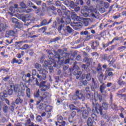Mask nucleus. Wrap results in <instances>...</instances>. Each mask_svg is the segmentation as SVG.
Returning a JSON list of instances; mask_svg holds the SVG:
<instances>
[{"label": "nucleus", "mask_w": 126, "mask_h": 126, "mask_svg": "<svg viewBox=\"0 0 126 126\" xmlns=\"http://www.w3.org/2000/svg\"><path fill=\"white\" fill-rule=\"evenodd\" d=\"M10 88L13 89L15 93H17L20 90L19 85H13L10 86Z\"/></svg>", "instance_id": "nucleus-18"}, {"label": "nucleus", "mask_w": 126, "mask_h": 126, "mask_svg": "<svg viewBox=\"0 0 126 126\" xmlns=\"http://www.w3.org/2000/svg\"><path fill=\"white\" fill-rule=\"evenodd\" d=\"M88 126H93V121L91 118H88L87 121Z\"/></svg>", "instance_id": "nucleus-44"}, {"label": "nucleus", "mask_w": 126, "mask_h": 126, "mask_svg": "<svg viewBox=\"0 0 126 126\" xmlns=\"http://www.w3.org/2000/svg\"><path fill=\"white\" fill-rule=\"evenodd\" d=\"M55 62H53L51 60L50 61H44V64L46 66H48V65H52L53 63H54Z\"/></svg>", "instance_id": "nucleus-38"}, {"label": "nucleus", "mask_w": 126, "mask_h": 126, "mask_svg": "<svg viewBox=\"0 0 126 126\" xmlns=\"http://www.w3.org/2000/svg\"><path fill=\"white\" fill-rule=\"evenodd\" d=\"M9 12H8L9 14H13V13L15 12L14 7L12 6L9 7Z\"/></svg>", "instance_id": "nucleus-43"}, {"label": "nucleus", "mask_w": 126, "mask_h": 126, "mask_svg": "<svg viewBox=\"0 0 126 126\" xmlns=\"http://www.w3.org/2000/svg\"><path fill=\"white\" fill-rule=\"evenodd\" d=\"M53 110V107L51 106L48 105L45 108V111L46 113H50V112H52Z\"/></svg>", "instance_id": "nucleus-36"}, {"label": "nucleus", "mask_w": 126, "mask_h": 126, "mask_svg": "<svg viewBox=\"0 0 126 126\" xmlns=\"http://www.w3.org/2000/svg\"><path fill=\"white\" fill-rule=\"evenodd\" d=\"M86 98L89 99L91 101H92L94 100V94L92 93H86Z\"/></svg>", "instance_id": "nucleus-16"}, {"label": "nucleus", "mask_w": 126, "mask_h": 126, "mask_svg": "<svg viewBox=\"0 0 126 126\" xmlns=\"http://www.w3.org/2000/svg\"><path fill=\"white\" fill-rule=\"evenodd\" d=\"M58 53H56L55 56L56 57V59H58V62L60 63V65H63V64L69 63L70 60L69 59H67V58L68 57V54L64 52L61 49H58ZM63 58L67 59H66L64 61Z\"/></svg>", "instance_id": "nucleus-1"}, {"label": "nucleus", "mask_w": 126, "mask_h": 126, "mask_svg": "<svg viewBox=\"0 0 126 126\" xmlns=\"http://www.w3.org/2000/svg\"><path fill=\"white\" fill-rule=\"evenodd\" d=\"M110 109H112L113 111L116 112V111H119V109L118 108V105L116 103H114L113 102H111L110 105Z\"/></svg>", "instance_id": "nucleus-22"}, {"label": "nucleus", "mask_w": 126, "mask_h": 126, "mask_svg": "<svg viewBox=\"0 0 126 126\" xmlns=\"http://www.w3.org/2000/svg\"><path fill=\"white\" fill-rule=\"evenodd\" d=\"M81 13L83 16H84L85 17H88V16H89V13H90V12L88 11L87 8H86V9H82Z\"/></svg>", "instance_id": "nucleus-17"}, {"label": "nucleus", "mask_w": 126, "mask_h": 126, "mask_svg": "<svg viewBox=\"0 0 126 126\" xmlns=\"http://www.w3.org/2000/svg\"><path fill=\"white\" fill-rule=\"evenodd\" d=\"M0 97L2 101H5L6 104H7V105H9L10 104L9 100L7 98H6V97H7V94H6V93H1L0 94Z\"/></svg>", "instance_id": "nucleus-13"}, {"label": "nucleus", "mask_w": 126, "mask_h": 126, "mask_svg": "<svg viewBox=\"0 0 126 126\" xmlns=\"http://www.w3.org/2000/svg\"><path fill=\"white\" fill-rule=\"evenodd\" d=\"M60 40H61V37H56L54 38L51 39L50 43H55L58 42V41H60Z\"/></svg>", "instance_id": "nucleus-39"}, {"label": "nucleus", "mask_w": 126, "mask_h": 126, "mask_svg": "<svg viewBox=\"0 0 126 126\" xmlns=\"http://www.w3.org/2000/svg\"><path fill=\"white\" fill-rule=\"evenodd\" d=\"M92 62H93V59H92V58H89L87 57H85L83 59V62L86 63L88 66H89V65L92 63Z\"/></svg>", "instance_id": "nucleus-14"}, {"label": "nucleus", "mask_w": 126, "mask_h": 126, "mask_svg": "<svg viewBox=\"0 0 126 126\" xmlns=\"http://www.w3.org/2000/svg\"><path fill=\"white\" fill-rule=\"evenodd\" d=\"M7 95H9L10 96L13 94V90L12 89H10L8 90L7 94Z\"/></svg>", "instance_id": "nucleus-54"}, {"label": "nucleus", "mask_w": 126, "mask_h": 126, "mask_svg": "<svg viewBox=\"0 0 126 126\" xmlns=\"http://www.w3.org/2000/svg\"><path fill=\"white\" fill-rule=\"evenodd\" d=\"M51 66H49V73H52L53 72V70H54V68L53 67H56L57 66V63H53L52 65H50Z\"/></svg>", "instance_id": "nucleus-33"}, {"label": "nucleus", "mask_w": 126, "mask_h": 126, "mask_svg": "<svg viewBox=\"0 0 126 126\" xmlns=\"http://www.w3.org/2000/svg\"><path fill=\"white\" fill-rule=\"evenodd\" d=\"M94 100L95 101H99V102H102V100H103V96H102L100 94H97L96 95H94Z\"/></svg>", "instance_id": "nucleus-27"}, {"label": "nucleus", "mask_w": 126, "mask_h": 126, "mask_svg": "<svg viewBox=\"0 0 126 126\" xmlns=\"http://www.w3.org/2000/svg\"><path fill=\"white\" fill-rule=\"evenodd\" d=\"M105 89H106V85L105 84V83H102L101 85H100V88H99V91L100 92V93H101L102 94L103 93H106V90H105Z\"/></svg>", "instance_id": "nucleus-24"}, {"label": "nucleus", "mask_w": 126, "mask_h": 126, "mask_svg": "<svg viewBox=\"0 0 126 126\" xmlns=\"http://www.w3.org/2000/svg\"><path fill=\"white\" fill-rule=\"evenodd\" d=\"M18 92V96L17 97H21V96H22V97H24V92H22V91H19Z\"/></svg>", "instance_id": "nucleus-51"}, {"label": "nucleus", "mask_w": 126, "mask_h": 126, "mask_svg": "<svg viewBox=\"0 0 126 126\" xmlns=\"http://www.w3.org/2000/svg\"><path fill=\"white\" fill-rule=\"evenodd\" d=\"M75 3L76 6H78V5H83V4H84L83 0H76Z\"/></svg>", "instance_id": "nucleus-37"}, {"label": "nucleus", "mask_w": 126, "mask_h": 126, "mask_svg": "<svg viewBox=\"0 0 126 126\" xmlns=\"http://www.w3.org/2000/svg\"><path fill=\"white\" fill-rule=\"evenodd\" d=\"M69 13L70 12L68 10H65L64 11V13L63 15H64L65 18V22L67 23V24H69L70 23V18L69 17Z\"/></svg>", "instance_id": "nucleus-11"}, {"label": "nucleus", "mask_w": 126, "mask_h": 126, "mask_svg": "<svg viewBox=\"0 0 126 126\" xmlns=\"http://www.w3.org/2000/svg\"><path fill=\"white\" fill-rule=\"evenodd\" d=\"M34 67L36 69H37L38 71L39 72H42V71L43 70V68H42V65L38 63L34 64Z\"/></svg>", "instance_id": "nucleus-26"}, {"label": "nucleus", "mask_w": 126, "mask_h": 126, "mask_svg": "<svg viewBox=\"0 0 126 126\" xmlns=\"http://www.w3.org/2000/svg\"><path fill=\"white\" fill-rule=\"evenodd\" d=\"M20 86L21 87V90L24 91L26 88H27L26 90L27 96L29 98H30V96L31 95V93L30 92V89L28 88L27 86H26V83H25V82H21L20 83Z\"/></svg>", "instance_id": "nucleus-5"}, {"label": "nucleus", "mask_w": 126, "mask_h": 126, "mask_svg": "<svg viewBox=\"0 0 126 126\" xmlns=\"http://www.w3.org/2000/svg\"><path fill=\"white\" fill-rule=\"evenodd\" d=\"M15 103L16 105H19V104H22L23 103V99H22L20 96H17V98L15 100Z\"/></svg>", "instance_id": "nucleus-30"}, {"label": "nucleus", "mask_w": 126, "mask_h": 126, "mask_svg": "<svg viewBox=\"0 0 126 126\" xmlns=\"http://www.w3.org/2000/svg\"><path fill=\"white\" fill-rule=\"evenodd\" d=\"M96 71H97V73L98 74H100L98 77L99 80H100V79H101V80H103L104 78V74H103V72H102V70H99Z\"/></svg>", "instance_id": "nucleus-32"}, {"label": "nucleus", "mask_w": 126, "mask_h": 126, "mask_svg": "<svg viewBox=\"0 0 126 126\" xmlns=\"http://www.w3.org/2000/svg\"><path fill=\"white\" fill-rule=\"evenodd\" d=\"M99 43L98 40H95L94 41L92 42L91 48L93 50H96L98 49V46H99Z\"/></svg>", "instance_id": "nucleus-15"}, {"label": "nucleus", "mask_w": 126, "mask_h": 126, "mask_svg": "<svg viewBox=\"0 0 126 126\" xmlns=\"http://www.w3.org/2000/svg\"><path fill=\"white\" fill-rule=\"evenodd\" d=\"M16 33H17V31H9L8 32H6V37H9V36H11L12 37H13L14 36H15L16 35Z\"/></svg>", "instance_id": "nucleus-20"}, {"label": "nucleus", "mask_w": 126, "mask_h": 126, "mask_svg": "<svg viewBox=\"0 0 126 126\" xmlns=\"http://www.w3.org/2000/svg\"><path fill=\"white\" fill-rule=\"evenodd\" d=\"M5 54V49H3L2 52H0V55L3 58H8V55H4Z\"/></svg>", "instance_id": "nucleus-50"}, {"label": "nucleus", "mask_w": 126, "mask_h": 126, "mask_svg": "<svg viewBox=\"0 0 126 126\" xmlns=\"http://www.w3.org/2000/svg\"><path fill=\"white\" fill-rule=\"evenodd\" d=\"M92 119H93V121H97V117L96 114L93 113L92 114Z\"/></svg>", "instance_id": "nucleus-56"}, {"label": "nucleus", "mask_w": 126, "mask_h": 126, "mask_svg": "<svg viewBox=\"0 0 126 126\" xmlns=\"http://www.w3.org/2000/svg\"><path fill=\"white\" fill-rule=\"evenodd\" d=\"M74 97H78V99H82L83 98V94H79V91H76V94L73 95V98Z\"/></svg>", "instance_id": "nucleus-28"}, {"label": "nucleus", "mask_w": 126, "mask_h": 126, "mask_svg": "<svg viewBox=\"0 0 126 126\" xmlns=\"http://www.w3.org/2000/svg\"><path fill=\"white\" fill-rule=\"evenodd\" d=\"M46 52L48 55V58L49 59V60H51V61L54 63V59H56V58H57L56 57V55L55 56V55H54V54H53V52H52V50H46ZM58 53V54H60V53H58L56 52L55 53V55Z\"/></svg>", "instance_id": "nucleus-12"}, {"label": "nucleus", "mask_w": 126, "mask_h": 126, "mask_svg": "<svg viewBox=\"0 0 126 126\" xmlns=\"http://www.w3.org/2000/svg\"><path fill=\"white\" fill-rule=\"evenodd\" d=\"M82 72L81 71H77V73L75 72H74L73 74L74 75H76V79H79V77H80Z\"/></svg>", "instance_id": "nucleus-41"}, {"label": "nucleus", "mask_w": 126, "mask_h": 126, "mask_svg": "<svg viewBox=\"0 0 126 126\" xmlns=\"http://www.w3.org/2000/svg\"><path fill=\"white\" fill-rule=\"evenodd\" d=\"M4 71L5 72H8V71H9V68L5 69L4 68L0 67V72H1V71Z\"/></svg>", "instance_id": "nucleus-59"}, {"label": "nucleus", "mask_w": 126, "mask_h": 126, "mask_svg": "<svg viewBox=\"0 0 126 126\" xmlns=\"http://www.w3.org/2000/svg\"><path fill=\"white\" fill-rule=\"evenodd\" d=\"M86 79H87V81H91V79L92 80V75L90 73L87 74Z\"/></svg>", "instance_id": "nucleus-42"}, {"label": "nucleus", "mask_w": 126, "mask_h": 126, "mask_svg": "<svg viewBox=\"0 0 126 126\" xmlns=\"http://www.w3.org/2000/svg\"><path fill=\"white\" fill-rule=\"evenodd\" d=\"M29 48V45L28 44H25L22 46V48H20V50H27Z\"/></svg>", "instance_id": "nucleus-55"}, {"label": "nucleus", "mask_w": 126, "mask_h": 126, "mask_svg": "<svg viewBox=\"0 0 126 126\" xmlns=\"http://www.w3.org/2000/svg\"><path fill=\"white\" fill-rule=\"evenodd\" d=\"M50 10L51 12L55 15H57L58 13L59 16L61 17L63 16V12H62V10L61 9L56 8L55 6H51L50 7Z\"/></svg>", "instance_id": "nucleus-7"}, {"label": "nucleus", "mask_w": 126, "mask_h": 126, "mask_svg": "<svg viewBox=\"0 0 126 126\" xmlns=\"http://www.w3.org/2000/svg\"><path fill=\"white\" fill-rule=\"evenodd\" d=\"M107 75H105L104 77V80H106L107 79V77H109L110 76V77H113L114 76V73L113 72H107Z\"/></svg>", "instance_id": "nucleus-40"}, {"label": "nucleus", "mask_w": 126, "mask_h": 126, "mask_svg": "<svg viewBox=\"0 0 126 126\" xmlns=\"http://www.w3.org/2000/svg\"><path fill=\"white\" fill-rule=\"evenodd\" d=\"M118 84H119V85H120V86H122V85H126V82L123 81V80H119L118 81Z\"/></svg>", "instance_id": "nucleus-46"}, {"label": "nucleus", "mask_w": 126, "mask_h": 126, "mask_svg": "<svg viewBox=\"0 0 126 126\" xmlns=\"http://www.w3.org/2000/svg\"><path fill=\"white\" fill-rule=\"evenodd\" d=\"M89 33L88 31H85L84 32H81V35H88Z\"/></svg>", "instance_id": "nucleus-64"}, {"label": "nucleus", "mask_w": 126, "mask_h": 126, "mask_svg": "<svg viewBox=\"0 0 126 126\" xmlns=\"http://www.w3.org/2000/svg\"><path fill=\"white\" fill-rule=\"evenodd\" d=\"M119 107L120 108V109H119V111H121V113L120 114L119 116L120 118H122V119H125V116L123 114V112L125 111V108H124V107H122L121 106H120Z\"/></svg>", "instance_id": "nucleus-34"}, {"label": "nucleus", "mask_w": 126, "mask_h": 126, "mask_svg": "<svg viewBox=\"0 0 126 126\" xmlns=\"http://www.w3.org/2000/svg\"><path fill=\"white\" fill-rule=\"evenodd\" d=\"M40 97V91L39 90L36 92L35 94H34V98H38Z\"/></svg>", "instance_id": "nucleus-52"}, {"label": "nucleus", "mask_w": 126, "mask_h": 126, "mask_svg": "<svg viewBox=\"0 0 126 126\" xmlns=\"http://www.w3.org/2000/svg\"><path fill=\"white\" fill-rule=\"evenodd\" d=\"M76 12H78L80 10V7L76 6L73 8Z\"/></svg>", "instance_id": "nucleus-61"}, {"label": "nucleus", "mask_w": 126, "mask_h": 126, "mask_svg": "<svg viewBox=\"0 0 126 126\" xmlns=\"http://www.w3.org/2000/svg\"><path fill=\"white\" fill-rule=\"evenodd\" d=\"M78 112L82 113L83 119H87L89 116V114L91 113V108L90 107H82L80 109L78 110Z\"/></svg>", "instance_id": "nucleus-4"}, {"label": "nucleus", "mask_w": 126, "mask_h": 126, "mask_svg": "<svg viewBox=\"0 0 126 126\" xmlns=\"http://www.w3.org/2000/svg\"><path fill=\"white\" fill-rule=\"evenodd\" d=\"M46 83H47V81H42L39 84V81H38V79H36L35 81V85L36 86L39 87L41 91L45 92L50 89V86L46 85Z\"/></svg>", "instance_id": "nucleus-2"}, {"label": "nucleus", "mask_w": 126, "mask_h": 126, "mask_svg": "<svg viewBox=\"0 0 126 126\" xmlns=\"http://www.w3.org/2000/svg\"><path fill=\"white\" fill-rule=\"evenodd\" d=\"M29 55L30 56H31V57H33V55H34V49H31L29 50Z\"/></svg>", "instance_id": "nucleus-58"}, {"label": "nucleus", "mask_w": 126, "mask_h": 126, "mask_svg": "<svg viewBox=\"0 0 126 126\" xmlns=\"http://www.w3.org/2000/svg\"><path fill=\"white\" fill-rule=\"evenodd\" d=\"M87 84H88V82L86 80L80 81L78 83L79 86H83V85L84 86H86Z\"/></svg>", "instance_id": "nucleus-29"}, {"label": "nucleus", "mask_w": 126, "mask_h": 126, "mask_svg": "<svg viewBox=\"0 0 126 126\" xmlns=\"http://www.w3.org/2000/svg\"><path fill=\"white\" fill-rule=\"evenodd\" d=\"M23 26V24L21 23H19L18 21L15 24V28H18V29H21Z\"/></svg>", "instance_id": "nucleus-35"}, {"label": "nucleus", "mask_w": 126, "mask_h": 126, "mask_svg": "<svg viewBox=\"0 0 126 126\" xmlns=\"http://www.w3.org/2000/svg\"><path fill=\"white\" fill-rule=\"evenodd\" d=\"M93 106H94L95 112L99 115H103V108H102V106H100V104L98 103H97L95 104L94 102H93Z\"/></svg>", "instance_id": "nucleus-6"}, {"label": "nucleus", "mask_w": 126, "mask_h": 126, "mask_svg": "<svg viewBox=\"0 0 126 126\" xmlns=\"http://www.w3.org/2000/svg\"><path fill=\"white\" fill-rule=\"evenodd\" d=\"M98 88V80L97 79L92 78L91 81V89L92 91H95V89Z\"/></svg>", "instance_id": "nucleus-8"}, {"label": "nucleus", "mask_w": 126, "mask_h": 126, "mask_svg": "<svg viewBox=\"0 0 126 126\" xmlns=\"http://www.w3.org/2000/svg\"><path fill=\"white\" fill-rule=\"evenodd\" d=\"M57 122H55L56 125L58 126H65V122L63 121V118L61 115H58Z\"/></svg>", "instance_id": "nucleus-9"}, {"label": "nucleus", "mask_w": 126, "mask_h": 126, "mask_svg": "<svg viewBox=\"0 0 126 126\" xmlns=\"http://www.w3.org/2000/svg\"><path fill=\"white\" fill-rule=\"evenodd\" d=\"M23 63V60L22 59L17 60L16 58L13 59L11 63L12 64H14V63H17L18 64H21Z\"/></svg>", "instance_id": "nucleus-19"}, {"label": "nucleus", "mask_w": 126, "mask_h": 126, "mask_svg": "<svg viewBox=\"0 0 126 126\" xmlns=\"http://www.w3.org/2000/svg\"><path fill=\"white\" fill-rule=\"evenodd\" d=\"M49 95H50V94L49 93L47 92H45L43 94L42 96H40L38 98L39 101H36V105L38 106V105H39V104H40L41 102H43V101H44V100H45L46 98H48Z\"/></svg>", "instance_id": "nucleus-10"}, {"label": "nucleus", "mask_w": 126, "mask_h": 126, "mask_svg": "<svg viewBox=\"0 0 126 126\" xmlns=\"http://www.w3.org/2000/svg\"><path fill=\"white\" fill-rule=\"evenodd\" d=\"M81 22H77L75 23L73 28L74 30H80V29L83 26H88L89 22L86 19H83V21Z\"/></svg>", "instance_id": "nucleus-3"}, {"label": "nucleus", "mask_w": 126, "mask_h": 126, "mask_svg": "<svg viewBox=\"0 0 126 126\" xmlns=\"http://www.w3.org/2000/svg\"><path fill=\"white\" fill-rule=\"evenodd\" d=\"M94 37V35L90 34L89 35H87L86 37V40H90L91 39H93Z\"/></svg>", "instance_id": "nucleus-60"}, {"label": "nucleus", "mask_w": 126, "mask_h": 126, "mask_svg": "<svg viewBox=\"0 0 126 126\" xmlns=\"http://www.w3.org/2000/svg\"><path fill=\"white\" fill-rule=\"evenodd\" d=\"M51 22H52V19H50L48 22H47V20L44 19L42 22L40 23V26H45V25H47L51 23Z\"/></svg>", "instance_id": "nucleus-31"}, {"label": "nucleus", "mask_w": 126, "mask_h": 126, "mask_svg": "<svg viewBox=\"0 0 126 126\" xmlns=\"http://www.w3.org/2000/svg\"><path fill=\"white\" fill-rule=\"evenodd\" d=\"M69 108H70V110H71V111H74V110H76V108H75V106H74V105H73V104H70Z\"/></svg>", "instance_id": "nucleus-57"}, {"label": "nucleus", "mask_w": 126, "mask_h": 126, "mask_svg": "<svg viewBox=\"0 0 126 126\" xmlns=\"http://www.w3.org/2000/svg\"><path fill=\"white\" fill-rule=\"evenodd\" d=\"M75 116H76V112H72V113H71V116L68 118V121L69 123H73V119L74 117H75Z\"/></svg>", "instance_id": "nucleus-23"}, {"label": "nucleus", "mask_w": 126, "mask_h": 126, "mask_svg": "<svg viewBox=\"0 0 126 126\" xmlns=\"http://www.w3.org/2000/svg\"><path fill=\"white\" fill-rule=\"evenodd\" d=\"M40 74H42L43 80H46L47 78V74H48V71L46 69H43L41 72H39Z\"/></svg>", "instance_id": "nucleus-21"}, {"label": "nucleus", "mask_w": 126, "mask_h": 126, "mask_svg": "<svg viewBox=\"0 0 126 126\" xmlns=\"http://www.w3.org/2000/svg\"><path fill=\"white\" fill-rule=\"evenodd\" d=\"M100 126H107V123L105 122L104 121H101Z\"/></svg>", "instance_id": "nucleus-63"}, {"label": "nucleus", "mask_w": 126, "mask_h": 126, "mask_svg": "<svg viewBox=\"0 0 126 126\" xmlns=\"http://www.w3.org/2000/svg\"><path fill=\"white\" fill-rule=\"evenodd\" d=\"M109 58H110V56H108V54H104L101 57L103 61H108L109 60Z\"/></svg>", "instance_id": "nucleus-45"}, {"label": "nucleus", "mask_w": 126, "mask_h": 126, "mask_svg": "<svg viewBox=\"0 0 126 126\" xmlns=\"http://www.w3.org/2000/svg\"><path fill=\"white\" fill-rule=\"evenodd\" d=\"M102 107L104 110H108L109 109V104L106 102H103L102 103Z\"/></svg>", "instance_id": "nucleus-48"}, {"label": "nucleus", "mask_w": 126, "mask_h": 126, "mask_svg": "<svg viewBox=\"0 0 126 126\" xmlns=\"http://www.w3.org/2000/svg\"><path fill=\"white\" fill-rule=\"evenodd\" d=\"M101 38H102V34H96L94 36V39L98 41H101Z\"/></svg>", "instance_id": "nucleus-47"}, {"label": "nucleus", "mask_w": 126, "mask_h": 126, "mask_svg": "<svg viewBox=\"0 0 126 126\" xmlns=\"http://www.w3.org/2000/svg\"><path fill=\"white\" fill-rule=\"evenodd\" d=\"M7 29L6 24H1L0 25V32H4Z\"/></svg>", "instance_id": "nucleus-25"}, {"label": "nucleus", "mask_w": 126, "mask_h": 126, "mask_svg": "<svg viewBox=\"0 0 126 126\" xmlns=\"http://www.w3.org/2000/svg\"><path fill=\"white\" fill-rule=\"evenodd\" d=\"M72 18H74L77 20V21H79L80 17L76 16V14L73 13L71 16Z\"/></svg>", "instance_id": "nucleus-49"}, {"label": "nucleus", "mask_w": 126, "mask_h": 126, "mask_svg": "<svg viewBox=\"0 0 126 126\" xmlns=\"http://www.w3.org/2000/svg\"><path fill=\"white\" fill-rule=\"evenodd\" d=\"M76 5L74 4V2H73V1H71L70 3V7H71V8H74V7H75Z\"/></svg>", "instance_id": "nucleus-62"}, {"label": "nucleus", "mask_w": 126, "mask_h": 126, "mask_svg": "<svg viewBox=\"0 0 126 126\" xmlns=\"http://www.w3.org/2000/svg\"><path fill=\"white\" fill-rule=\"evenodd\" d=\"M66 31L68 33H72L73 30H72L71 28L68 26L66 27Z\"/></svg>", "instance_id": "nucleus-53"}]
</instances>
